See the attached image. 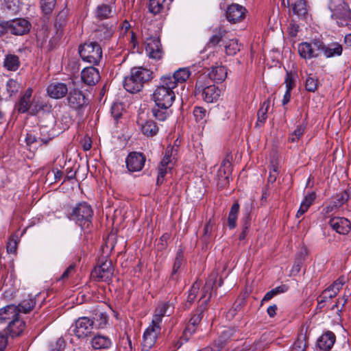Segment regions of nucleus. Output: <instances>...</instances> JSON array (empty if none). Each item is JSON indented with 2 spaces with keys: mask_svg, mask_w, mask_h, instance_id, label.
Segmentation results:
<instances>
[{
  "mask_svg": "<svg viewBox=\"0 0 351 351\" xmlns=\"http://www.w3.org/2000/svg\"><path fill=\"white\" fill-rule=\"evenodd\" d=\"M67 217L82 229H88L92 223L93 210L88 203L82 202L76 204L69 210Z\"/></svg>",
  "mask_w": 351,
  "mask_h": 351,
  "instance_id": "f257e3e1",
  "label": "nucleus"
},
{
  "mask_svg": "<svg viewBox=\"0 0 351 351\" xmlns=\"http://www.w3.org/2000/svg\"><path fill=\"white\" fill-rule=\"evenodd\" d=\"M175 85L169 78L160 77V85L153 93V99L159 107H171L175 100Z\"/></svg>",
  "mask_w": 351,
  "mask_h": 351,
  "instance_id": "f03ea898",
  "label": "nucleus"
},
{
  "mask_svg": "<svg viewBox=\"0 0 351 351\" xmlns=\"http://www.w3.org/2000/svg\"><path fill=\"white\" fill-rule=\"evenodd\" d=\"M218 274L216 271H213L210 275L209 276L208 279L206 282L204 287L202 288V295L199 300L201 304L197 309L196 313L192 315L191 317L189 324L195 326L196 327L198 326L200 323L202 317L203 313L206 308V306L211 298V289L213 286L215 285L217 282Z\"/></svg>",
  "mask_w": 351,
  "mask_h": 351,
  "instance_id": "7ed1b4c3",
  "label": "nucleus"
},
{
  "mask_svg": "<svg viewBox=\"0 0 351 351\" xmlns=\"http://www.w3.org/2000/svg\"><path fill=\"white\" fill-rule=\"evenodd\" d=\"M206 76L200 75L195 84V95L201 96L206 103H213L218 100L221 90L215 84H208L205 82Z\"/></svg>",
  "mask_w": 351,
  "mask_h": 351,
  "instance_id": "20e7f679",
  "label": "nucleus"
},
{
  "mask_svg": "<svg viewBox=\"0 0 351 351\" xmlns=\"http://www.w3.org/2000/svg\"><path fill=\"white\" fill-rule=\"evenodd\" d=\"M82 59L92 64H97L102 58L101 47L97 42H88L79 47Z\"/></svg>",
  "mask_w": 351,
  "mask_h": 351,
  "instance_id": "39448f33",
  "label": "nucleus"
},
{
  "mask_svg": "<svg viewBox=\"0 0 351 351\" xmlns=\"http://www.w3.org/2000/svg\"><path fill=\"white\" fill-rule=\"evenodd\" d=\"M330 9L332 12V19L336 21L339 26H348L351 23V10L343 1L337 0L336 5L331 3Z\"/></svg>",
  "mask_w": 351,
  "mask_h": 351,
  "instance_id": "423d86ee",
  "label": "nucleus"
},
{
  "mask_svg": "<svg viewBox=\"0 0 351 351\" xmlns=\"http://www.w3.org/2000/svg\"><path fill=\"white\" fill-rule=\"evenodd\" d=\"M114 274V267L111 261L103 258L91 272V277L97 282L110 283Z\"/></svg>",
  "mask_w": 351,
  "mask_h": 351,
  "instance_id": "0eeeda50",
  "label": "nucleus"
},
{
  "mask_svg": "<svg viewBox=\"0 0 351 351\" xmlns=\"http://www.w3.org/2000/svg\"><path fill=\"white\" fill-rule=\"evenodd\" d=\"M71 328L72 332L78 339L87 337L94 328L92 319L88 317H79Z\"/></svg>",
  "mask_w": 351,
  "mask_h": 351,
  "instance_id": "6e6552de",
  "label": "nucleus"
},
{
  "mask_svg": "<svg viewBox=\"0 0 351 351\" xmlns=\"http://www.w3.org/2000/svg\"><path fill=\"white\" fill-rule=\"evenodd\" d=\"M146 161L145 156L138 152H130L126 159V167L130 172L140 171L143 169Z\"/></svg>",
  "mask_w": 351,
  "mask_h": 351,
  "instance_id": "1a4fd4ad",
  "label": "nucleus"
},
{
  "mask_svg": "<svg viewBox=\"0 0 351 351\" xmlns=\"http://www.w3.org/2000/svg\"><path fill=\"white\" fill-rule=\"evenodd\" d=\"M145 51L149 58L160 60L163 50L158 37H149L145 40Z\"/></svg>",
  "mask_w": 351,
  "mask_h": 351,
  "instance_id": "9d476101",
  "label": "nucleus"
},
{
  "mask_svg": "<svg viewBox=\"0 0 351 351\" xmlns=\"http://www.w3.org/2000/svg\"><path fill=\"white\" fill-rule=\"evenodd\" d=\"M319 42V39H313L311 43L302 42L298 46V51L300 56L305 60H310L319 57V49L315 47V44Z\"/></svg>",
  "mask_w": 351,
  "mask_h": 351,
  "instance_id": "9b49d317",
  "label": "nucleus"
},
{
  "mask_svg": "<svg viewBox=\"0 0 351 351\" xmlns=\"http://www.w3.org/2000/svg\"><path fill=\"white\" fill-rule=\"evenodd\" d=\"M246 12L245 7L237 3H232L226 11V17L230 23H239L245 18Z\"/></svg>",
  "mask_w": 351,
  "mask_h": 351,
  "instance_id": "f8f14e48",
  "label": "nucleus"
},
{
  "mask_svg": "<svg viewBox=\"0 0 351 351\" xmlns=\"http://www.w3.org/2000/svg\"><path fill=\"white\" fill-rule=\"evenodd\" d=\"M315 47L319 49V51H322L327 58L339 56L343 52L342 45L339 43H332L326 45L324 43L319 39V42L315 43Z\"/></svg>",
  "mask_w": 351,
  "mask_h": 351,
  "instance_id": "ddd939ff",
  "label": "nucleus"
},
{
  "mask_svg": "<svg viewBox=\"0 0 351 351\" xmlns=\"http://www.w3.org/2000/svg\"><path fill=\"white\" fill-rule=\"evenodd\" d=\"M10 33L16 36L27 34L31 28V23L26 19L19 18L9 21Z\"/></svg>",
  "mask_w": 351,
  "mask_h": 351,
  "instance_id": "4468645a",
  "label": "nucleus"
},
{
  "mask_svg": "<svg viewBox=\"0 0 351 351\" xmlns=\"http://www.w3.org/2000/svg\"><path fill=\"white\" fill-rule=\"evenodd\" d=\"M328 223L333 230L340 234H347L351 230V223L345 217H332Z\"/></svg>",
  "mask_w": 351,
  "mask_h": 351,
  "instance_id": "2eb2a0df",
  "label": "nucleus"
},
{
  "mask_svg": "<svg viewBox=\"0 0 351 351\" xmlns=\"http://www.w3.org/2000/svg\"><path fill=\"white\" fill-rule=\"evenodd\" d=\"M160 333V330L158 327L154 328L148 326L143 335L142 351H149L155 345Z\"/></svg>",
  "mask_w": 351,
  "mask_h": 351,
  "instance_id": "dca6fc26",
  "label": "nucleus"
},
{
  "mask_svg": "<svg viewBox=\"0 0 351 351\" xmlns=\"http://www.w3.org/2000/svg\"><path fill=\"white\" fill-rule=\"evenodd\" d=\"M20 310L16 305L9 304L0 308V324H8L19 317Z\"/></svg>",
  "mask_w": 351,
  "mask_h": 351,
  "instance_id": "f3484780",
  "label": "nucleus"
},
{
  "mask_svg": "<svg viewBox=\"0 0 351 351\" xmlns=\"http://www.w3.org/2000/svg\"><path fill=\"white\" fill-rule=\"evenodd\" d=\"M67 101L68 105L75 110L80 109L87 104V99L83 93L75 88L69 93Z\"/></svg>",
  "mask_w": 351,
  "mask_h": 351,
  "instance_id": "a211bd4d",
  "label": "nucleus"
},
{
  "mask_svg": "<svg viewBox=\"0 0 351 351\" xmlns=\"http://www.w3.org/2000/svg\"><path fill=\"white\" fill-rule=\"evenodd\" d=\"M81 79L82 82L88 86L95 85L100 80L98 69L94 66L84 68L81 72Z\"/></svg>",
  "mask_w": 351,
  "mask_h": 351,
  "instance_id": "6ab92c4d",
  "label": "nucleus"
},
{
  "mask_svg": "<svg viewBox=\"0 0 351 351\" xmlns=\"http://www.w3.org/2000/svg\"><path fill=\"white\" fill-rule=\"evenodd\" d=\"M25 328V322L19 317L10 322L3 331L5 332L8 336L14 338L21 335Z\"/></svg>",
  "mask_w": 351,
  "mask_h": 351,
  "instance_id": "aec40b11",
  "label": "nucleus"
},
{
  "mask_svg": "<svg viewBox=\"0 0 351 351\" xmlns=\"http://www.w3.org/2000/svg\"><path fill=\"white\" fill-rule=\"evenodd\" d=\"M47 92L50 97L53 99H60L68 93V87L64 83L53 82L48 86Z\"/></svg>",
  "mask_w": 351,
  "mask_h": 351,
  "instance_id": "412c9836",
  "label": "nucleus"
},
{
  "mask_svg": "<svg viewBox=\"0 0 351 351\" xmlns=\"http://www.w3.org/2000/svg\"><path fill=\"white\" fill-rule=\"evenodd\" d=\"M32 95V89L31 88H27L24 94L20 97L18 103L15 106L16 110L19 113H26L30 111L32 108V101L31 100Z\"/></svg>",
  "mask_w": 351,
  "mask_h": 351,
  "instance_id": "4be33fe9",
  "label": "nucleus"
},
{
  "mask_svg": "<svg viewBox=\"0 0 351 351\" xmlns=\"http://www.w3.org/2000/svg\"><path fill=\"white\" fill-rule=\"evenodd\" d=\"M191 75V72L189 69L180 68L173 73V75H165L161 77L169 78L176 88L179 84L185 83Z\"/></svg>",
  "mask_w": 351,
  "mask_h": 351,
  "instance_id": "5701e85b",
  "label": "nucleus"
},
{
  "mask_svg": "<svg viewBox=\"0 0 351 351\" xmlns=\"http://www.w3.org/2000/svg\"><path fill=\"white\" fill-rule=\"evenodd\" d=\"M137 124L143 134L147 137H152L156 136L159 131L158 126L153 120H138Z\"/></svg>",
  "mask_w": 351,
  "mask_h": 351,
  "instance_id": "b1692460",
  "label": "nucleus"
},
{
  "mask_svg": "<svg viewBox=\"0 0 351 351\" xmlns=\"http://www.w3.org/2000/svg\"><path fill=\"white\" fill-rule=\"evenodd\" d=\"M335 340V335L331 331H327L319 337L317 346L322 351H329L332 349Z\"/></svg>",
  "mask_w": 351,
  "mask_h": 351,
  "instance_id": "393cba45",
  "label": "nucleus"
},
{
  "mask_svg": "<svg viewBox=\"0 0 351 351\" xmlns=\"http://www.w3.org/2000/svg\"><path fill=\"white\" fill-rule=\"evenodd\" d=\"M90 319H92L94 328L97 329L104 328L108 322V315L106 312L101 311L99 307H97L93 310V317Z\"/></svg>",
  "mask_w": 351,
  "mask_h": 351,
  "instance_id": "a878e982",
  "label": "nucleus"
},
{
  "mask_svg": "<svg viewBox=\"0 0 351 351\" xmlns=\"http://www.w3.org/2000/svg\"><path fill=\"white\" fill-rule=\"evenodd\" d=\"M90 343L94 350H107L112 345L110 338L100 334L95 335Z\"/></svg>",
  "mask_w": 351,
  "mask_h": 351,
  "instance_id": "bb28decb",
  "label": "nucleus"
},
{
  "mask_svg": "<svg viewBox=\"0 0 351 351\" xmlns=\"http://www.w3.org/2000/svg\"><path fill=\"white\" fill-rule=\"evenodd\" d=\"M176 152L177 150L175 149L173 147L169 145L165 149L164 156L160 162L158 169H163L166 170L167 172L171 171L173 166V160H175L173 152Z\"/></svg>",
  "mask_w": 351,
  "mask_h": 351,
  "instance_id": "cd10ccee",
  "label": "nucleus"
},
{
  "mask_svg": "<svg viewBox=\"0 0 351 351\" xmlns=\"http://www.w3.org/2000/svg\"><path fill=\"white\" fill-rule=\"evenodd\" d=\"M114 34L113 25L101 24L95 30V37L100 42L106 43L109 40Z\"/></svg>",
  "mask_w": 351,
  "mask_h": 351,
  "instance_id": "c85d7f7f",
  "label": "nucleus"
},
{
  "mask_svg": "<svg viewBox=\"0 0 351 351\" xmlns=\"http://www.w3.org/2000/svg\"><path fill=\"white\" fill-rule=\"evenodd\" d=\"M250 212L251 208L249 207H246L243 211V217L241 219L242 230L239 236L240 241L244 240L249 232V229L251 226Z\"/></svg>",
  "mask_w": 351,
  "mask_h": 351,
  "instance_id": "c756f323",
  "label": "nucleus"
},
{
  "mask_svg": "<svg viewBox=\"0 0 351 351\" xmlns=\"http://www.w3.org/2000/svg\"><path fill=\"white\" fill-rule=\"evenodd\" d=\"M208 77L215 82H222L227 77V70L225 66L221 65L213 66Z\"/></svg>",
  "mask_w": 351,
  "mask_h": 351,
  "instance_id": "7c9ffc66",
  "label": "nucleus"
},
{
  "mask_svg": "<svg viewBox=\"0 0 351 351\" xmlns=\"http://www.w3.org/2000/svg\"><path fill=\"white\" fill-rule=\"evenodd\" d=\"M152 74L153 73L151 71L138 67L132 69L130 75L136 77L143 85L152 78Z\"/></svg>",
  "mask_w": 351,
  "mask_h": 351,
  "instance_id": "2f4dec72",
  "label": "nucleus"
},
{
  "mask_svg": "<svg viewBox=\"0 0 351 351\" xmlns=\"http://www.w3.org/2000/svg\"><path fill=\"white\" fill-rule=\"evenodd\" d=\"M227 33L228 31L222 25L215 27L213 31V35L209 39L208 44L212 46H215L221 41L225 43L226 41L224 39L226 38Z\"/></svg>",
  "mask_w": 351,
  "mask_h": 351,
  "instance_id": "473e14b6",
  "label": "nucleus"
},
{
  "mask_svg": "<svg viewBox=\"0 0 351 351\" xmlns=\"http://www.w3.org/2000/svg\"><path fill=\"white\" fill-rule=\"evenodd\" d=\"M123 86L128 92L134 93L140 91L143 85L136 77L130 75L125 77Z\"/></svg>",
  "mask_w": 351,
  "mask_h": 351,
  "instance_id": "72a5a7b5",
  "label": "nucleus"
},
{
  "mask_svg": "<svg viewBox=\"0 0 351 351\" xmlns=\"http://www.w3.org/2000/svg\"><path fill=\"white\" fill-rule=\"evenodd\" d=\"M39 295H36L35 296H32V295H29L27 298L22 300L19 305L16 306L19 307L20 310V313H28L34 309L36 306V302L37 299L39 298Z\"/></svg>",
  "mask_w": 351,
  "mask_h": 351,
  "instance_id": "f704fd0d",
  "label": "nucleus"
},
{
  "mask_svg": "<svg viewBox=\"0 0 351 351\" xmlns=\"http://www.w3.org/2000/svg\"><path fill=\"white\" fill-rule=\"evenodd\" d=\"M293 13L300 18H305L307 14V3L306 0H292Z\"/></svg>",
  "mask_w": 351,
  "mask_h": 351,
  "instance_id": "c9c22d12",
  "label": "nucleus"
},
{
  "mask_svg": "<svg viewBox=\"0 0 351 351\" xmlns=\"http://www.w3.org/2000/svg\"><path fill=\"white\" fill-rule=\"evenodd\" d=\"M350 198L351 187L347 189L346 190L342 191L340 193L337 194L335 196L333 197L332 202L335 204H333L335 207H337L338 208H339L343 204L347 203Z\"/></svg>",
  "mask_w": 351,
  "mask_h": 351,
  "instance_id": "e433bc0d",
  "label": "nucleus"
},
{
  "mask_svg": "<svg viewBox=\"0 0 351 351\" xmlns=\"http://www.w3.org/2000/svg\"><path fill=\"white\" fill-rule=\"evenodd\" d=\"M270 106V100L267 99L261 104L258 113L256 126L258 127L264 124L267 119V112Z\"/></svg>",
  "mask_w": 351,
  "mask_h": 351,
  "instance_id": "4c0bfd02",
  "label": "nucleus"
},
{
  "mask_svg": "<svg viewBox=\"0 0 351 351\" xmlns=\"http://www.w3.org/2000/svg\"><path fill=\"white\" fill-rule=\"evenodd\" d=\"M240 206L238 202L234 203L229 211L228 216V226L229 229L232 230L236 228L238 214L239 212Z\"/></svg>",
  "mask_w": 351,
  "mask_h": 351,
  "instance_id": "58836bf2",
  "label": "nucleus"
},
{
  "mask_svg": "<svg viewBox=\"0 0 351 351\" xmlns=\"http://www.w3.org/2000/svg\"><path fill=\"white\" fill-rule=\"evenodd\" d=\"M112 13V7L110 5L101 4L99 5L95 10V17L99 20H104L109 19Z\"/></svg>",
  "mask_w": 351,
  "mask_h": 351,
  "instance_id": "ea45409f",
  "label": "nucleus"
},
{
  "mask_svg": "<svg viewBox=\"0 0 351 351\" xmlns=\"http://www.w3.org/2000/svg\"><path fill=\"white\" fill-rule=\"evenodd\" d=\"M224 48L228 56H234L241 50V44L237 38H232L225 42Z\"/></svg>",
  "mask_w": 351,
  "mask_h": 351,
  "instance_id": "a19ab883",
  "label": "nucleus"
},
{
  "mask_svg": "<svg viewBox=\"0 0 351 351\" xmlns=\"http://www.w3.org/2000/svg\"><path fill=\"white\" fill-rule=\"evenodd\" d=\"M169 108L170 107H159L156 104V106L152 109V115L156 118V119L160 121H164L170 114L171 111L169 110Z\"/></svg>",
  "mask_w": 351,
  "mask_h": 351,
  "instance_id": "79ce46f5",
  "label": "nucleus"
},
{
  "mask_svg": "<svg viewBox=\"0 0 351 351\" xmlns=\"http://www.w3.org/2000/svg\"><path fill=\"white\" fill-rule=\"evenodd\" d=\"M184 252L182 249H179L177 251L176 256L174 260L173 269L171 275V278L173 280H176L177 276L176 274L178 273V269L182 266L184 263Z\"/></svg>",
  "mask_w": 351,
  "mask_h": 351,
  "instance_id": "37998d69",
  "label": "nucleus"
},
{
  "mask_svg": "<svg viewBox=\"0 0 351 351\" xmlns=\"http://www.w3.org/2000/svg\"><path fill=\"white\" fill-rule=\"evenodd\" d=\"M3 66L9 71H16L19 66V57L14 54L7 55L4 59Z\"/></svg>",
  "mask_w": 351,
  "mask_h": 351,
  "instance_id": "c03bdc74",
  "label": "nucleus"
},
{
  "mask_svg": "<svg viewBox=\"0 0 351 351\" xmlns=\"http://www.w3.org/2000/svg\"><path fill=\"white\" fill-rule=\"evenodd\" d=\"M234 330L231 328H228L224 330L220 335L217 342H215V343L217 344V346L221 347V350L223 348L226 343L232 339L233 335H234Z\"/></svg>",
  "mask_w": 351,
  "mask_h": 351,
  "instance_id": "a18cd8bd",
  "label": "nucleus"
},
{
  "mask_svg": "<svg viewBox=\"0 0 351 351\" xmlns=\"http://www.w3.org/2000/svg\"><path fill=\"white\" fill-rule=\"evenodd\" d=\"M166 0H149L148 10L154 15L158 14L164 9V3Z\"/></svg>",
  "mask_w": 351,
  "mask_h": 351,
  "instance_id": "49530a36",
  "label": "nucleus"
},
{
  "mask_svg": "<svg viewBox=\"0 0 351 351\" xmlns=\"http://www.w3.org/2000/svg\"><path fill=\"white\" fill-rule=\"evenodd\" d=\"M51 138H42L40 136H38V134L28 133L25 137V141L27 145H32L34 143H36L39 145L47 144Z\"/></svg>",
  "mask_w": 351,
  "mask_h": 351,
  "instance_id": "de8ad7c7",
  "label": "nucleus"
},
{
  "mask_svg": "<svg viewBox=\"0 0 351 351\" xmlns=\"http://www.w3.org/2000/svg\"><path fill=\"white\" fill-rule=\"evenodd\" d=\"M214 225L215 223L212 221L211 219H210L204 226V232L203 235L201 237V240L205 245H207L210 242Z\"/></svg>",
  "mask_w": 351,
  "mask_h": 351,
  "instance_id": "09e8293b",
  "label": "nucleus"
},
{
  "mask_svg": "<svg viewBox=\"0 0 351 351\" xmlns=\"http://www.w3.org/2000/svg\"><path fill=\"white\" fill-rule=\"evenodd\" d=\"M197 327L190 324H187L185 329L184 330L183 334L178 341V348L181 346L184 342H187L191 336L195 332Z\"/></svg>",
  "mask_w": 351,
  "mask_h": 351,
  "instance_id": "8fccbe9b",
  "label": "nucleus"
},
{
  "mask_svg": "<svg viewBox=\"0 0 351 351\" xmlns=\"http://www.w3.org/2000/svg\"><path fill=\"white\" fill-rule=\"evenodd\" d=\"M333 298V295L326 289L317 298L316 310L321 311L325 307L326 304Z\"/></svg>",
  "mask_w": 351,
  "mask_h": 351,
  "instance_id": "3c124183",
  "label": "nucleus"
},
{
  "mask_svg": "<svg viewBox=\"0 0 351 351\" xmlns=\"http://www.w3.org/2000/svg\"><path fill=\"white\" fill-rule=\"evenodd\" d=\"M318 88V78L316 76L308 75L305 80V89L308 92L315 93Z\"/></svg>",
  "mask_w": 351,
  "mask_h": 351,
  "instance_id": "603ef678",
  "label": "nucleus"
},
{
  "mask_svg": "<svg viewBox=\"0 0 351 351\" xmlns=\"http://www.w3.org/2000/svg\"><path fill=\"white\" fill-rule=\"evenodd\" d=\"M306 335L301 334L291 347V351H306Z\"/></svg>",
  "mask_w": 351,
  "mask_h": 351,
  "instance_id": "864d4df0",
  "label": "nucleus"
},
{
  "mask_svg": "<svg viewBox=\"0 0 351 351\" xmlns=\"http://www.w3.org/2000/svg\"><path fill=\"white\" fill-rule=\"evenodd\" d=\"M230 156L229 155L226 156V157L221 162V165L219 167V173L221 174L223 172L224 173V178L226 180L230 177V175L232 171V165L230 161Z\"/></svg>",
  "mask_w": 351,
  "mask_h": 351,
  "instance_id": "5fc2aeb1",
  "label": "nucleus"
},
{
  "mask_svg": "<svg viewBox=\"0 0 351 351\" xmlns=\"http://www.w3.org/2000/svg\"><path fill=\"white\" fill-rule=\"evenodd\" d=\"M199 286L200 285L197 282H195L193 284L192 287H191L190 290L189 291L186 303L185 304L187 308H189L191 305V304L195 301L198 291L199 289Z\"/></svg>",
  "mask_w": 351,
  "mask_h": 351,
  "instance_id": "6e6d98bb",
  "label": "nucleus"
},
{
  "mask_svg": "<svg viewBox=\"0 0 351 351\" xmlns=\"http://www.w3.org/2000/svg\"><path fill=\"white\" fill-rule=\"evenodd\" d=\"M68 10H61L57 15L55 21V27L57 29V32H58L60 30H62L63 27L65 25Z\"/></svg>",
  "mask_w": 351,
  "mask_h": 351,
  "instance_id": "4d7b16f0",
  "label": "nucleus"
},
{
  "mask_svg": "<svg viewBox=\"0 0 351 351\" xmlns=\"http://www.w3.org/2000/svg\"><path fill=\"white\" fill-rule=\"evenodd\" d=\"M193 116L196 122L203 123L206 122L207 111L203 107L196 106L193 109Z\"/></svg>",
  "mask_w": 351,
  "mask_h": 351,
  "instance_id": "13d9d810",
  "label": "nucleus"
},
{
  "mask_svg": "<svg viewBox=\"0 0 351 351\" xmlns=\"http://www.w3.org/2000/svg\"><path fill=\"white\" fill-rule=\"evenodd\" d=\"M165 312H166L165 306H162L160 308V313L155 314L153 316L152 324L149 325V326L151 328H154L158 327V329H160V330H161L160 324L162 322V317H164V315L165 314Z\"/></svg>",
  "mask_w": 351,
  "mask_h": 351,
  "instance_id": "bf43d9fd",
  "label": "nucleus"
},
{
  "mask_svg": "<svg viewBox=\"0 0 351 351\" xmlns=\"http://www.w3.org/2000/svg\"><path fill=\"white\" fill-rule=\"evenodd\" d=\"M41 9L45 15L50 14L53 10L56 0H41Z\"/></svg>",
  "mask_w": 351,
  "mask_h": 351,
  "instance_id": "052dcab7",
  "label": "nucleus"
},
{
  "mask_svg": "<svg viewBox=\"0 0 351 351\" xmlns=\"http://www.w3.org/2000/svg\"><path fill=\"white\" fill-rule=\"evenodd\" d=\"M343 284V278H339L337 280H335L330 286H329L326 289L329 291V292L335 298L338 294L339 291L342 289Z\"/></svg>",
  "mask_w": 351,
  "mask_h": 351,
  "instance_id": "680f3d73",
  "label": "nucleus"
},
{
  "mask_svg": "<svg viewBox=\"0 0 351 351\" xmlns=\"http://www.w3.org/2000/svg\"><path fill=\"white\" fill-rule=\"evenodd\" d=\"M47 108L48 106L45 102L32 101V108L29 111V114L32 116L36 115L40 111L45 110Z\"/></svg>",
  "mask_w": 351,
  "mask_h": 351,
  "instance_id": "e2e57ef3",
  "label": "nucleus"
},
{
  "mask_svg": "<svg viewBox=\"0 0 351 351\" xmlns=\"http://www.w3.org/2000/svg\"><path fill=\"white\" fill-rule=\"evenodd\" d=\"M306 128L305 124L298 125L297 128L293 131V134L289 136V140L291 142L298 141L304 134V132Z\"/></svg>",
  "mask_w": 351,
  "mask_h": 351,
  "instance_id": "0e129e2a",
  "label": "nucleus"
},
{
  "mask_svg": "<svg viewBox=\"0 0 351 351\" xmlns=\"http://www.w3.org/2000/svg\"><path fill=\"white\" fill-rule=\"evenodd\" d=\"M20 88V84L14 80L10 79L6 83V89L10 96L16 93Z\"/></svg>",
  "mask_w": 351,
  "mask_h": 351,
  "instance_id": "69168bd1",
  "label": "nucleus"
},
{
  "mask_svg": "<svg viewBox=\"0 0 351 351\" xmlns=\"http://www.w3.org/2000/svg\"><path fill=\"white\" fill-rule=\"evenodd\" d=\"M123 106L120 103H114L111 107V114L114 119L117 121L122 116Z\"/></svg>",
  "mask_w": 351,
  "mask_h": 351,
  "instance_id": "338daca9",
  "label": "nucleus"
},
{
  "mask_svg": "<svg viewBox=\"0 0 351 351\" xmlns=\"http://www.w3.org/2000/svg\"><path fill=\"white\" fill-rule=\"evenodd\" d=\"M278 167L276 165L269 166V174L267 178L268 184H273L276 182L278 176Z\"/></svg>",
  "mask_w": 351,
  "mask_h": 351,
  "instance_id": "774afa93",
  "label": "nucleus"
}]
</instances>
